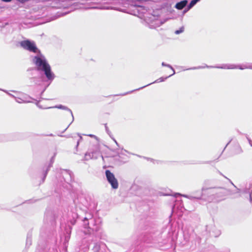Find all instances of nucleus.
<instances>
[{"mask_svg": "<svg viewBox=\"0 0 252 252\" xmlns=\"http://www.w3.org/2000/svg\"><path fill=\"white\" fill-rule=\"evenodd\" d=\"M105 175L107 180L111 185V187L113 189H117L119 187V183L114 174L111 172L109 170H106Z\"/></svg>", "mask_w": 252, "mask_h": 252, "instance_id": "7ed1b4c3", "label": "nucleus"}, {"mask_svg": "<svg viewBox=\"0 0 252 252\" xmlns=\"http://www.w3.org/2000/svg\"><path fill=\"white\" fill-rule=\"evenodd\" d=\"M5 93H7L8 94H9V93L6 92V91H5Z\"/></svg>", "mask_w": 252, "mask_h": 252, "instance_id": "4be33fe9", "label": "nucleus"}, {"mask_svg": "<svg viewBox=\"0 0 252 252\" xmlns=\"http://www.w3.org/2000/svg\"><path fill=\"white\" fill-rule=\"evenodd\" d=\"M221 68L223 69H235V68H240L241 69H243L245 68H247L246 67L242 68L238 66H236L235 65L231 64H224L222 66L220 67Z\"/></svg>", "mask_w": 252, "mask_h": 252, "instance_id": "39448f33", "label": "nucleus"}, {"mask_svg": "<svg viewBox=\"0 0 252 252\" xmlns=\"http://www.w3.org/2000/svg\"><path fill=\"white\" fill-rule=\"evenodd\" d=\"M2 1H5V2H9L11 0H2Z\"/></svg>", "mask_w": 252, "mask_h": 252, "instance_id": "4468645a", "label": "nucleus"}, {"mask_svg": "<svg viewBox=\"0 0 252 252\" xmlns=\"http://www.w3.org/2000/svg\"><path fill=\"white\" fill-rule=\"evenodd\" d=\"M69 111H70V113H71V115H72V112H71L70 110H69Z\"/></svg>", "mask_w": 252, "mask_h": 252, "instance_id": "412c9836", "label": "nucleus"}, {"mask_svg": "<svg viewBox=\"0 0 252 252\" xmlns=\"http://www.w3.org/2000/svg\"><path fill=\"white\" fill-rule=\"evenodd\" d=\"M114 141L115 143L116 144V145L119 146L118 143H117V141L115 139H114Z\"/></svg>", "mask_w": 252, "mask_h": 252, "instance_id": "2eb2a0df", "label": "nucleus"}, {"mask_svg": "<svg viewBox=\"0 0 252 252\" xmlns=\"http://www.w3.org/2000/svg\"><path fill=\"white\" fill-rule=\"evenodd\" d=\"M184 196H185V197H187V198H189V199H193V198H194V197H192V196L188 197V196H187V195H184Z\"/></svg>", "mask_w": 252, "mask_h": 252, "instance_id": "ddd939ff", "label": "nucleus"}, {"mask_svg": "<svg viewBox=\"0 0 252 252\" xmlns=\"http://www.w3.org/2000/svg\"><path fill=\"white\" fill-rule=\"evenodd\" d=\"M187 3H188L187 0H183L182 1H180L178 3H177L176 4L175 7L176 8H177L178 9H182L186 5Z\"/></svg>", "mask_w": 252, "mask_h": 252, "instance_id": "423d86ee", "label": "nucleus"}, {"mask_svg": "<svg viewBox=\"0 0 252 252\" xmlns=\"http://www.w3.org/2000/svg\"><path fill=\"white\" fill-rule=\"evenodd\" d=\"M33 62L37 67V69L42 70L46 77L50 80H53L55 78L54 74L51 71V67L47 62L45 57L41 54H38L35 56Z\"/></svg>", "mask_w": 252, "mask_h": 252, "instance_id": "f257e3e1", "label": "nucleus"}, {"mask_svg": "<svg viewBox=\"0 0 252 252\" xmlns=\"http://www.w3.org/2000/svg\"><path fill=\"white\" fill-rule=\"evenodd\" d=\"M127 0V1L128 2V3H129L131 2V1H130V0Z\"/></svg>", "mask_w": 252, "mask_h": 252, "instance_id": "a211bd4d", "label": "nucleus"}, {"mask_svg": "<svg viewBox=\"0 0 252 252\" xmlns=\"http://www.w3.org/2000/svg\"><path fill=\"white\" fill-rule=\"evenodd\" d=\"M154 82H152V83H151L150 84H154Z\"/></svg>", "mask_w": 252, "mask_h": 252, "instance_id": "5701e85b", "label": "nucleus"}, {"mask_svg": "<svg viewBox=\"0 0 252 252\" xmlns=\"http://www.w3.org/2000/svg\"><path fill=\"white\" fill-rule=\"evenodd\" d=\"M9 95L14 97L15 98L16 101L20 103H28L31 102L30 100L31 98L26 94H20L18 95V96H14L11 94H8Z\"/></svg>", "mask_w": 252, "mask_h": 252, "instance_id": "20e7f679", "label": "nucleus"}, {"mask_svg": "<svg viewBox=\"0 0 252 252\" xmlns=\"http://www.w3.org/2000/svg\"><path fill=\"white\" fill-rule=\"evenodd\" d=\"M199 0H192L189 5V9L193 7Z\"/></svg>", "mask_w": 252, "mask_h": 252, "instance_id": "0eeeda50", "label": "nucleus"}, {"mask_svg": "<svg viewBox=\"0 0 252 252\" xmlns=\"http://www.w3.org/2000/svg\"><path fill=\"white\" fill-rule=\"evenodd\" d=\"M123 152H127L126 150H123V149L121 150V153H118V156H120V154H123Z\"/></svg>", "mask_w": 252, "mask_h": 252, "instance_id": "f8f14e48", "label": "nucleus"}, {"mask_svg": "<svg viewBox=\"0 0 252 252\" xmlns=\"http://www.w3.org/2000/svg\"><path fill=\"white\" fill-rule=\"evenodd\" d=\"M20 46L24 49L34 53L38 52V50L33 41L26 40L20 42Z\"/></svg>", "mask_w": 252, "mask_h": 252, "instance_id": "f03ea898", "label": "nucleus"}, {"mask_svg": "<svg viewBox=\"0 0 252 252\" xmlns=\"http://www.w3.org/2000/svg\"><path fill=\"white\" fill-rule=\"evenodd\" d=\"M102 9H108V8H107H107L103 7V8H102Z\"/></svg>", "mask_w": 252, "mask_h": 252, "instance_id": "6ab92c4d", "label": "nucleus"}, {"mask_svg": "<svg viewBox=\"0 0 252 252\" xmlns=\"http://www.w3.org/2000/svg\"><path fill=\"white\" fill-rule=\"evenodd\" d=\"M154 82H152V83H151L150 84H154Z\"/></svg>", "mask_w": 252, "mask_h": 252, "instance_id": "b1692460", "label": "nucleus"}, {"mask_svg": "<svg viewBox=\"0 0 252 252\" xmlns=\"http://www.w3.org/2000/svg\"><path fill=\"white\" fill-rule=\"evenodd\" d=\"M164 80V79H163L162 78H160L159 79H158V80H156L155 81V82H162Z\"/></svg>", "mask_w": 252, "mask_h": 252, "instance_id": "9d476101", "label": "nucleus"}, {"mask_svg": "<svg viewBox=\"0 0 252 252\" xmlns=\"http://www.w3.org/2000/svg\"><path fill=\"white\" fill-rule=\"evenodd\" d=\"M162 66H167V67H168L172 69V73L170 75H169V77H170V76H172V75H174V74L175 73V71H174V69L172 68V67L171 65H169V64H165L164 63H162Z\"/></svg>", "mask_w": 252, "mask_h": 252, "instance_id": "6e6552de", "label": "nucleus"}, {"mask_svg": "<svg viewBox=\"0 0 252 252\" xmlns=\"http://www.w3.org/2000/svg\"><path fill=\"white\" fill-rule=\"evenodd\" d=\"M98 230H99V229H98V228H96V229H95V231H97Z\"/></svg>", "mask_w": 252, "mask_h": 252, "instance_id": "dca6fc26", "label": "nucleus"}, {"mask_svg": "<svg viewBox=\"0 0 252 252\" xmlns=\"http://www.w3.org/2000/svg\"><path fill=\"white\" fill-rule=\"evenodd\" d=\"M55 107L56 108H60V109H65V107L62 106V105H59V106H56Z\"/></svg>", "mask_w": 252, "mask_h": 252, "instance_id": "9b49d317", "label": "nucleus"}, {"mask_svg": "<svg viewBox=\"0 0 252 252\" xmlns=\"http://www.w3.org/2000/svg\"><path fill=\"white\" fill-rule=\"evenodd\" d=\"M184 31V27H182L180 28V29L179 30H177L175 32V33H176V34H180L182 32H183Z\"/></svg>", "mask_w": 252, "mask_h": 252, "instance_id": "1a4fd4ad", "label": "nucleus"}, {"mask_svg": "<svg viewBox=\"0 0 252 252\" xmlns=\"http://www.w3.org/2000/svg\"><path fill=\"white\" fill-rule=\"evenodd\" d=\"M89 136H91V137H94V135H92V134L90 135Z\"/></svg>", "mask_w": 252, "mask_h": 252, "instance_id": "f3484780", "label": "nucleus"}, {"mask_svg": "<svg viewBox=\"0 0 252 252\" xmlns=\"http://www.w3.org/2000/svg\"><path fill=\"white\" fill-rule=\"evenodd\" d=\"M250 201L252 202V197H251L250 198Z\"/></svg>", "mask_w": 252, "mask_h": 252, "instance_id": "aec40b11", "label": "nucleus"}]
</instances>
